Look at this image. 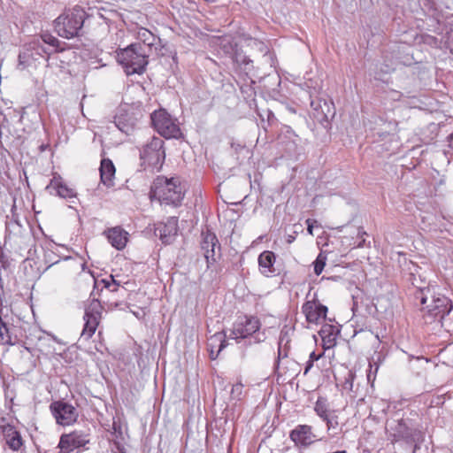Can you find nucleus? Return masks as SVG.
<instances>
[{
  "label": "nucleus",
  "mask_w": 453,
  "mask_h": 453,
  "mask_svg": "<svg viewBox=\"0 0 453 453\" xmlns=\"http://www.w3.org/2000/svg\"><path fill=\"white\" fill-rule=\"evenodd\" d=\"M412 285L417 288L415 298L420 301L423 309L426 311L427 315L433 319H438L440 322L448 316L452 309V301L441 293L432 292L429 287L417 286L416 277L411 273Z\"/></svg>",
  "instance_id": "nucleus-1"
},
{
  "label": "nucleus",
  "mask_w": 453,
  "mask_h": 453,
  "mask_svg": "<svg viewBox=\"0 0 453 453\" xmlns=\"http://www.w3.org/2000/svg\"><path fill=\"white\" fill-rule=\"evenodd\" d=\"M185 188L177 177L157 176L151 186L150 196L161 203L179 206L183 200Z\"/></svg>",
  "instance_id": "nucleus-2"
},
{
  "label": "nucleus",
  "mask_w": 453,
  "mask_h": 453,
  "mask_svg": "<svg viewBox=\"0 0 453 453\" xmlns=\"http://www.w3.org/2000/svg\"><path fill=\"white\" fill-rule=\"evenodd\" d=\"M87 17L85 10L76 5L65 10L55 19V29L59 36L66 39L80 36Z\"/></svg>",
  "instance_id": "nucleus-3"
},
{
  "label": "nucleus",
  "mask_w": 453,
  "mask_h": 453,
  "mask_svg": "<svg viewBox=\"0 0 453 453\" xmlns=\"http://www.w3.org/2000/svg\"><path fill=\"white\" fill-rule=\"evenodd\" d=\"M117 52V61L121 65L127 75L142 73L148 65L149 52L140 43H132L119 49Z\"/></svg>",
  "instance_id": "nucleus-4"
},
{
  "label": "nucleus",
  "mask_w": 453,
  "mask_h": 453,
  "mask_svg": "<svg viewBox=\"0 0 453 453\" xmlns=\"http://www.w3.org/2000/svg\"><path fill=\"white\" fill-rule=\"evenodd\" d=\"M164 144L162 138L153 136L140 148L139 156L143 170L152 173L161 170L165 159Z\"/></svg>",
  "instance_id": "nucleus-5"
},
{
  "label": "nucleus",
  "mask_w": 453,
  "mask_h": 453,
  "mask_svg": "<svg viewBox=\"0 0 453 453\" xmlns=\"http://www.w3.org/2000/svg\"><path fill=\"white\" fill-rule=\"evenodd\" d=\"M260 326V321L256 317L244 316L239 318L233 324L229 338L234 339L237 342L247 338L254 339L256 343L262 342L265 340V334L259 332Z\"/></svg>",
  "instance_id": "nucleus-6"
},
{
  "label": "nucleus",
  "mask_w": 453,
  "mask_h": 453,
  "mask_svg": "<svg viewBox=\"0 0 453 453\" xmlns=\"http://www.w3.org/2000/svg\"><path fill=\"white\" fill-rule=\"evenodd\" d=\"M392 435L395 441L403 440L408 443L418 444L424 441V433L420 424L411 418H402L393 428Z\"/></svg>",
  "instance_id": "nucleus-7"
},
{
  "label": "nucleus",
  "mask_w": 453,
  "mask_h": 453,
  "mask_svg": "<svg viewBox=\"0 0 453 453\" xmlns=\"http://www.w3.org/2000/svg\"><path fill=\"white\" fill-rule=\"evenodd\" d=\"M150 119L154 128L165 138H178L181 134L176 119H173L165 110L155 111Z\"/></svg>",
  "instance_id": "nucleus-8"
},
{
  "label": "nucleus",
  "mask_w": 453,
  "mask_h": 453,
  "mask_svg": "<svg viewBox=\"0 0 453 453\" xmlns=\"http://www.w3.org/2000/svg\"><path fill=\"white\" fill-rule=\"evenodd\" d=\"M50 410L60 426H70L76 422L79 413L77 409L71 403L63 400L54 401L50 405Z\"/></svg>",
  "instance_id": "nucleus-9"
},
{
  "label": "nucleus",
  "mask_w": 453,
  "mask_h": 453,
  "mask_svg": "<svg viewBox=\"0 0 453 453\" xmlns=\"http://www.w3.org/2000/svg\"><path fill=\"white\" fill-rule=\"evenodd\" d=\"M100 309L101 305L97 300H93L86 308L83 316L85 323L81 334V339L88 341L95 334L101 319Z\"/></svg>",
  "instance_id": "nucleus-10"
},
{
  "label": "nucleus",
  "mask_w": 453,
  "mask_h": 453,
  "mask_svg": "<svg viewBox=\"0 0 453 453\" xmlns=\"http://www.w3.org/2000/svg\"><path fill=\"white\" fill-rule=\"evenodd\" d=\"M230 48L234 51L232 58L235 72L240 76H243L244 80L248 79L250 81V83H254L253 77L256 76L257 70L254 66L253 60L246 56L242 50L234 49V46L231 43Z\"/></svg>",
  "instance_id": "nucleus-11"
},
{
  "label": "nucleus",
  "mask_w": 453,
  "mask_h": 453,
  "mask_svg": "<svg viewBox=\"0 0 453 453\" xmlns=\"http://www.w3.org/2000/svg\"><path fill=\"white\" fill-rule=\"evenodd\" d=\"M88 441V435L81 431L62 434L58 442L59 453H71L85 446Z\"/></svg>",
  "instance_id": "nucleus-12"
},
{
  "label": "nucleus",
  "mask_w": 453,
  "mask_h": 453,
  "mask_svg": "<svg viewBox=\"0 0 453 453\" xmlns=\"http://www.w3.org/2000/svg\"><path fill=\"white\" fill-rule=\"evenodd\" d=\"M201 235V249L203 251V256L206 259L207 266L209 267L211 264L216 261V247L218 246V250L219 251L220 246L219 245L217 236L211 231H203Z\"/></svg>",
  "instance_id": "nucleus-13"
},
{
  "label": "nucleus",
  "mask_w": 453,
  "mask_h": 453,
  "mask_svg": "<svg viewBox=\"0 0 453 453\" xmlns=\"http://www.w3.org/2000/svg\"><path fill=\"white\" fill-rule=\"evenodd\" d=\"M302 310L305 315L306 320L309 323L314 324H319L324 321L327 313L326 306L313 301L304 303Z\"/></svg>",
  "instance_id": "nucleus-14"
},
{
  "label": "nucleus",
  "mask_w": 453,
  "mask_h": 453,
  "mask_svg": "<svg viewBox=\"0 0 453 453\" xmlns=\"http://www.w3.org/2000/svg\"><path fill=\"white\" fill-rule=\"evenodd\" d=\"M136 38L144 44L147 52H157L163 47L160 37L145 27L137 28Z\"/></svg>",
  "instance_id": "nucleus-15"
},
{
  "label": "nucleus",
  "mask_w": 453,
  "mask_h": 453,
  "mask_svg": "<svg viewBox=\"0 0 453 453\" xmlns=\"http://www.w3.org/2000/svg\"><path fill=\"white\" fill-rule=\"evenodd\" d=\"M46 189L50 194H54L65 199L75 198L77 195L75 190L67 187L65 183H64L61 176L58 174L53 176L50 184L46 187Z\"/></svg>",
  "instance_id": "nucleus-16"
},
{
  "label": "nucleus",
  "mask_w": 453,
  "mask_h": 453,
  "mask_svg": "<svg viewBox=\"0 0 453 453\" xmlns=\"http://www.w3.org/2000/svg\"><path fill=\"white\" fill-rule=\"evenodd\" d=\"M290 439L298 447H307L315 441V435L311 431V426L307 425H299L290 433Z\"/></svg>",
  "instance_id": "nucleus-17"
},
{
  "label": "nucleus",
  "mask_w": 453,
  "mask_h": 453,
  "mask_svg": "<svg viewBox=\"0 0 453 453\" xmlns=\"http://www.w3.org/2000/svg\"><path fill=\"white\" fill-rule=\"evenodd\" d=\"M177 232L178 221L174 218L169 219L165 223L159 224L155 229L156 234L165 244L172 242Z\"/></svg>",
  "instance_id": "nucleus-18"
},
{
  "label": "nucleus",
  "mask_w": 453,
  "mask_h": 453,
  "mask_svg": "<svg viewBox=\"0 0 453 453\" xmlns=\"http://www.w3.org/2000/svg\"><path fill=\"white\" fill-rule=\"evenodd\" d=\"M226 335L224 332L215 333L208 339L207 347L210 352V358L215 360L220 351L226 346Z\"/></svg>",
  "instance_id": "nucleus-19"
},
{
  "label": "nucleus",
  "mask_w": 453,
  "mask_h": 453,
  "mask_svg": "<svg viewBox=\"0 0 453 453\" xmlns=\"http://www.w3.org/2000/svg\"><path fill=\"white\" fill-rule=\"evenodd\" d=\"M109 242L112 247L120 250H123L127 242V232L121 227L116 226L104 233Z\"/></svg>",
  "instance_id": "nucleus-20"
},
{
  "label": "nucleus",
  "mask_w": 453,
  "mask_h": 453,
  "mask_svg": "<svg viewBox=\"0 0 453 453\" xmlns=\"http://www.w3.org/2000/svg\"><path fill=\"white\" fill-rule=\"evenodd\" d=\"M135 125V119L127 113H119L114 117L113 126L125 134H132Z\"/></svg>",
  "instance_id": "nucleus-21"
},
{
  "label": "nucleus",
  "mask_w": 453,
  "mask_h": 453,
  "mask_svg": "<svg viewBox=\"0 0 453 453\" xmlns=\"http://www.w3.org/2000/svg\"><path fill=\"white\" fill-rule=\"evenodd\" d=\"M339 333V329L332 325L326 324L321 327L319 330V335L322 339L323 347L325 349L335 346Z\"/></svg>",
  "instance_id": "nucleus-22"
},
{
  "label": "nucleus",
  "mask_w": 453,
  "mask_h": 453,
  "mask_svg": "<svg viewBox=\"0 0 453 453\" xmlns=\"http://www.w3.org/2000/svg\"><path fill=\"white\" fill-rule=\"evenodd\" d=\"M4 437L5 439L6 444L14 451L19 450L22 444V438L19 434L12 426L7 425L3 428Z\"/></svg>",
  "instance_id": "nucleus-23"
},
{
  "label": "nucleus",
  "mask_w": 453,
  "mask_h": 453,
  "mask_svg": "<svg viewBox=\"0 0 453 453\" xmlns=\"http://www.w3.org/2000/svg\"><path fill=\"white\" fill-rule=\"evenodd\" d=\"M100 178L101 181L106 187L113 186V178L115 176V166L112 161L109 158H103L100 165Z\"/></svg>",
  "instance_id": "nucleus-24"
},
{
  "label": "nucleus",
  "mask_w": 453,
  "mask_h": 453,
  "mask_svg": "<svg viewBox=\"0 0 453 453\" xmlns=\"http://www.w3.org/2000/svg\"><path fill=\"white\" fill-rule=\"evenodd\" d=\"M275 263V255L273 251H263L258 257L259 270L265 276H269L274 273L273 265Z\"/></svg>",
  "instance_id": "nucleus-25"
},
{
  "label": "nucleus",
  "mask_w": 453,
  "mask_h": 453,
  "mask_svg": "<svg viewBox=\"0 0 453 453\" xmlns=\"http://www.w3.org/2000/svg\"><path fill=\"white\" fill-rule=\"evenodd\" d=\"M39 59L38 55L35 54V50H32L31 42L25 45L22 51L19 55V66L25 69L31 66Z\"/></svg>",
  "instance_id": "nucleus-26"
},
{
  "label": "nucleus",
  "mask_w": 453,
  "mask_h": 453,
  "mask_svg": "<svg viewBox=\"0 0 453 453\" xmlns=\"http://www.w3.org/2000/svg\"><path fill=\"white\" fill-rule=\"evenodd\" d=\"M119 285V281H117L112 275H110L108 279H102L95 282L96 288L101 287V289L107 288L111 292L117 291Z\"/></svg>",
  "instance_id": "nucleus-27"
},
{
  "label": "nucleus",
  "mask_w": 453,
  "mask_h": 453,
  "mask_svg": "<svg viewBox=\"0 0 453 453\" xmlns=\"http://www.w3.org/2000/svg\"><path fill=\"white\" fill-rule=\"evenodd\" d=\"M30 42L32 44V50H35V54L38 55L39 58H43L45 55L49 56L52 51V50L45 46L41 40L34 39Z\"/></svg>",
  "instance_id": "nucleus-28"
},
{
  "label": "nucleus",
  "mask_w": 453,
  "mask_h": 453,
  "mask_svg": "<svg viewBox=\"0 0 453 453\" xmlns=\"http://www.w3.org/2000/svg\"><path fill=\"white\" fill-rule=\"evenodd\" d=\"M314 411L317 413V415L323 420L326 419L327 417L331 414L326 400L321 398H319L315 403Z\"/></svg>",
  "instance_id": "nucleus-29"
},
{
  "label": "nucleus",
  "mask_w": 453,
  "mask_h": 453,
  "mask_svg": "<svg viewBox=\"0 0 453 453\" xmlns=\"http://www.w3.org/2000/svg\"><path fill=\"white\" fill-rule=\"evenodd\" d=\"M326 263V256L325 254H323L322 252H320L318 255L315 261L313 262L314 273L316 275L319 276L323 272Z\"/></svg>",
  "instance_id": "nucleus-30"
},
{
  "label": "nucleus",
  "mask_w": 453,
  "mask_h": 453,
  "mask_svg": "<svg viewBox=\"0 0 453 453\" xmlns=\"http://www.w3.org/2000/svg\"><path fill=\"white\" fill-rule=\"evenodd\" d=\"M37 39L41 40L42 43L47 44L50 49L58 47L59 42L55 36L49 33L42 34L41 37Z\"/></svg>",
  "instance_id": "nucleus-31"
},
{
  "label": "nucleus",
  "mask_w": 453,
  "mask_h": 453,
  "mask_svg": "<svg viewBox=\"0 0 453 453\" xmlns=\"http://www.w3.org/2000/svg\"><path fill=\"white\" fill-rule=\"evenodd\" d=\"M243 385L242 383H236L233 385L231 390V396L233 399L240 400L242 395Z\"/></svg>",
  "instance_id": "nucleus-32"
},
{
  "label": "nucleus",
  "mask_w": 453,
  "mask_h": 453,
  "mask_svg": "<svg viewBox=\"0 0 453 453\" xmlns=\"http://www.w3.org/2000/svg\"><path fill=\"white\" fill-rule=\"evenodd\" d=\"M353 380L354 375L351 372H349L348 375L345 377L344 382L342 384V388L346 391H352Z\"/></svg>",
  "instance_id": "nucleus-33"
},
{
  "label": "nucleus",
  "mask_w": 453,
  "mask_h": 453,
  "mask_svg": "<svg viewBox=\"0 0 453 453\" xmlns=\"http://www.w3.org/2000/svg\"><path fill=\"white\" fill-rule=\"evenodd\" d=\"M324 421H326L328 430L334 429L338 426L337 416L335 415L330 414L326 419H324Z\"/></svg>",
  "instance_id": "nucleus-34"
},
{
  "label": "nucleus",
  "mask_w": 453,
  "mask_h": 453,
  "mask_svg": "<svg viewBox=\"0 0 453 453\" xmlns=\"http://www.w3.org/2000/svg\"><path fill=\"white\" fill-rule=\"evenodd\" d=\"M243 38H244V40H246V41H248V40H249V41H250L254 45L258 46V47H259V50H260L261 51L264 50L265 45H264V43H263L262 42H260V41H258V40H257V39H253V38H251L250 36H246V35H243Z\"/></svg>",
  "instance_id": "nucleus-35"
},
{
  "label": "nucleus",
  "mask_w": 453,
  "mask_h": 453,
  "mask_svg": "<svg viewBox=\"0 0 453 453\" xmlns=\"http://www.w3.org/2000/svg\"><path fill=\"white\" fill-rule=\"evenodd\" d=\"M114 453H126L124 446L119 441H114V447L112 448Z\"/></svg>",
  "instance_id": "nucleus-36"
},
{
  "label": "nucleus",
  "mask_w": 453,
  "mask_h": 453,
  "mask_svg": "<svg viewBox=\"0 0 453 453\" xmlns=\"http://www.w3.org/2000/svg\"><path fill=\"white\" fill-rule=\"evenodd\" d=\"M306 224H307V231H308V233L311 235H313V227H314V225L317 224V221L314 220V219H308L306 220Z\"/></svg>",
  "instance_id": "nucleus-37"
},
{
  "label": "nucleus",
  "mask_w": 453,
  "mask_h": 453,
  "mask_svg": "<svg viewBox=\"0 0 453 453\" xmlns=\"http://www.w3.org/2000/svg\"><path fill=\"white\" fill-rule=\"evenodd\" d=\"M311 107L313 108L316 111H319V108H322L320 102H316L314 100H311ZM321 112L324 117H326V114L324 112L323 109H321Z\"/></svg>",
  "instance_id": "nucleus-38"
},
{
  "label": "nucleus",
  "mask_w": 453,
  "mask_h": 453,
  "mask_svg": "<svg viewBox=\"0 0 453 453\" xmlns=\"http://www.w3.org/2000/svg\"><path fill=\"white\" fill-rule=\"evenodd\" d=\"M446 153H453V133L449 136V145Z\"/></svg>",
  "instance_id": "nucleus-39"
},
{
  "label": "nucleus",
  "mask_w": 453,
  "mask_h": 453,
  "mask_svg": "<svg viewBox=\"0 0 453 453\" xmlns=\"http://www.w3.org/2000/svg\"><path fill=\"white\" fill-rule=\"evenodd\" d=\"M321 357H322V354L317 355L314 351H312L310 354L309 360H312V362L314 363V361L319 360Z\"/></svg>",
  "instance_id": "nucleus-40"
},
{
  "label": "nucleus",
  "mask_w": 453,
  "mask_h": 453,
  "mask_svg": "<svg viewBox=\"0 0 453 453\" xmlns=\"http://www.w3.org/2000/svg\"><path fill=\"white\" fill-rule=\"evenodd\" d=\"M313 366V362L312 360H308L306 362V365H305V368H304V374H307L308 372L311 369V367Z\"/></svg>",
  "instance_id": "nucleus-41"
},
{
  "label": "nucleus",
  "mask_w": 453,
  "mask_h": 453,
  "mask_svg": "<svg viewBox=\"0 0 453 453\" xmlns=\"http://www.w3.org/2000/svg\"><path fill=\"white\" fill-rule=\"evenodd\" d=\"M295 239H296L295 235H293V234H288V235L287 236L286 241H287V242H288V243H292V242L295 241Z\"/></svg>",
  "instance_id": "nucleus-42"
},
{
  "label": "nucleus",
  "mask_w": 453,
  "mask_h": 453,
  "mask_svg": "<svg viewBox=\"0 0 453 453\" xmlns=\"http://www.w3.org/2000/svg\"><path fill=\"white\" fill-rule=\"evenodd\" d=\"M391 70H393V67L389 66L388 65H386L385 68H381V72L385 73H389Z\"/></svg>",
  "instance_id": "nucleus-43"
},
{
  "label": "nucleus",
  "mask_w": 453,
  "mask_h": 453,
  "mask_svg": "<svg viewBox=\"0 0 453 453\" xmlns=\"http://www.w3.org/2000/svg\"><path fill=\"white\" fill-rule=\"evenodd\" d=\"M367 379H368V380H371V374H370V373H369V374H367Z\"/></svg>",
  "instance_id": "nucleus-44"
},
{
  "label": "nucleus",
  "mask_w": 453,
  "mask_h": 453,
  "mask_svg": "<svg viewBox=\"0 0 453 453\" xmlns=\"http://www.w3.org/2000/svg\"><path fill=\"white\" fill-rule=\"evenodd\" d=\"M264 58H267V56H266V55H264ZM268 58H271V56H268Z\"/></svg>",
  "instance_id": "nucleus-45"
}]
</instances>
